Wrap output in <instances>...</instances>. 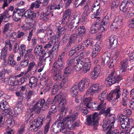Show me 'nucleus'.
<instances>
[{"instance_id":"nucleus-18","label":"nucleus","mask_w":134,"mask_h":134,"mask_svg":"<svg viewBox=\"0 0 134 134\" xmlns=\"http://www.w3.org/2000/svg\"><path fill=\"white\" fill-rule=\"evenodd\" d=\"M110 46L112 49L115 48L118 43L117 37L112 35L110 36L109 38Z\"/></svg>"},{"instance_id":"nucleus-13","label":"nucleus","mask_w":134,"mask_h":134,"mask_svg":"<svg viewBox=\"0 0 134 134\" xmlns=\"http://www.w3.org/2000/svg\"><path fill=\"white\" fill-rule=\"evenodd\" d=\"M123 19V17L121 15L116 16L112 24V25L116 29L120 28V26L122 25V22Z\"/></svg>"},{"instance_id":"nucleus-1","label":"nucleus","mask_w":134,"mask_h":134,"mask_svg":"<svg viewBox=\"0 0 134 134\" xmlns=\"http://www.w3.org/2000/svg\"><path fill=\"white\" fill-rule=\"evenodd\" d=\"M76 57L79 58L76 60V65L73 66L74 69L76 71H79L83 67V72L84 73H86L89 71L91 66V63L90 62H84V58L82 53L78 52Z\"/></svg>"},{"instance_id":"nucleus-38","label":"nucleus","mask_w":134,"mask_h":134,"mask_svg":"<svg viewBox=\"0 0 134 134\" xmlns=\"http://www.w3.org/2000/svg\"><path fill=\"white\" fill-rule=\"evenodd\" d=\"M85 45V47H87L90 46H92L94 44V42L90 38H88L85 41L82 43Z\"/></svg>"},{"instance_id":"nucleus-63","label":"nucleus","mask_w":134,"mask_h":134,"mask_svg":"<svg viewBox=\"0 0 134 134\" xmlns=\"http://www.w3.org/2000/svg\"><path fill=\"white\" fill-rule=\"evenodd\" d=\"M35 63L34 62H32L30 63L28 68L27 70V72H28L30 71L31 69L35 65Z\"/></svg>"},{"instance_id":"nucleus-14","label":"nucleus","mask_w":134,"mask_h":134,"mask_svg":"<svg viewBox=\"0 0 134 134\" xmlns=\"http://www.w3.org/2000/svg\"><path fill=\"white\" fill-rule=\"evenodd\" d=\"M99 89L98 84L95 83L92 85V86L86 91V94L87 95H92L94 93L97 91Z\"/></svg>"},{"instance_id":"nucleus-27","label":"nucleus","mask_w":134,"mask_h":134,"mask_svg":"<svg viewBox=\"0 0 134 134\" xmlns=\"http://www.w3.org/2000/svg\"><path fill=\"white\" fill-rule=\"evenodd\" d=\"M41 107L39 106L38 103H36L34 105L32 108L30 109L32 112L34 111L36 114H39L40 111Z\"/></svg>"},{"instance_id":"nucleus-12","label":"nucleus","mask_w":134,"mask_h":134,"mask_svg":"<svg viewBox=\"0 0 134 134\" xmlns=\"http://www.w3.org/2000/svg\"><path fill=\"white\" fill-rule=\"evenodd\" d=\"M60 58H59L57 61H55L54 63L53 68L62 70L64 68L65 64L63 58L61 56H60Z\"/></svg>"},{"instance_id":"nucleus-8","label":"nucleus","mask_w":134,"mask_h":134,"mask_svg":"<svg viewBox=\"0 0 134 134\" xmlns=\"http://www.w3.org/2000/svg\"><path fill=\"white\" fill-rule=\"evenodd\" d=\"M25 10L24 8L19 9H15L13 12V18L16 21H18L20 20L24 14Z\"/></svg>"},{"instance_id":"nucleus-3","label":"nucleus","mask_w":134,"mask_h":134,"mask_svg":"<svg viewBox=\"0 0 134 134\" xmlns=\"http://www.w3.org/2000/svg\"><path fill=\"white\" fill-rule=\"evenodd\" d=\"M87 125L93 127L94 130L97 129L98 125V114L95 112L92 114L87 115Z\"/></svg>"},{"instance_id":"nucleus-22","label":"nucleus","mask_w":134,"mask_h":134,"mask_svg":"<svg viewBox=\"0 0 134 134\" xmlns=\"http://www.w3.org/2000/svg\"><path fill=\"white\" fill-rule=\"evenodd\" d=\"M108 15H110L108 14L102 20V21H100V20H99L97 22H98V23L100 24L101 25H102L103 27L104 26H108L109 24V17Z\"/></svg>"},{"instance_id":"nucleus-10","label":"nucleus","mask_w":134,"mask_h":134,"mask_svg":"<svg viewBox=\"0 0 134 134\" xmlns=\"http://www.w3.org/2000/svg\"><path fill=\"white\" fill-rule=\"evenodd\" d=\"M90 80L87 78H83L79 82L78 85V89L81 92H83L85 88L89 86Z\"/></svg>"},{"instance_id":"nucleus-62","label":"nucleus","mask_w":134,"mask_h":134,"mask_svg":"<svg viewBox=\"0 0 134 134\" xmlns=\"http://www.w3.org/2000/svg\"><path fill=\"white\" fill-rule=\"evenodd\" d=\"M73 44L68 41V42L65 46L64 51L66 52H67L70 49L71 47Z\"/></svg>"},{"instance_id":"nucleus-53","label":"nucleus","mask_w":134,"mask_h":134,"mask_svg":"<svg viewBox=\"0 0 134 134\" xmlns=\"http://www.w3.org/2000/svg\"><path fill=\"white\" fill-rule=\"evenodd\" d=\"M52 60V58L50 57H47L42 61V63H43L44 64H50L51 63Z\"/></svg>"},{"instance_id":"nucleus-23","label":"nucleus","mask_w":134,"mask_h":134,"mask_svg":"<svg viewBox=\"0 0 134 134\" xmlns=\"http://www.w3.org/2000/svg\"><path fill=\"white\" fill-rule=\"evenodd\" d=\"M107 95V93L106 91H104L99 94L98 99L99 100H100L101 102L100 103L102 105L104 104V100L106 99Z\"/></svg>"},{"instance_id":"nucleus-2","label":"nucleus","mask_w":134,"mask_h":134,"mask_svg":"<svg viewBox=\"0 0 134 134\" xmlns=\"http://www.w3.org/2000/svg\"><path fill=\"white\" fill-rule=\"evenodd\" d=\"M133 4L130 0H124L120 6V10L126 14V18H131L134 14V8L129 7Z\"/></svg>"},{"instance_id":"nucleus-4","label":"nucleus","mask_w":134,"mask_h":134,"mask_svg":"<svg viewBox=\"0 0 134 134\" xmlns=\"http://www.w3.org/2000/svg\"><path fill=\"white\" fill-rule=\"evenodd\" d=\"M46 119L41 116L38 117L37 119L34 120L33 122V124L31 125L30 126L33 129V130L31 129V130L33 131H36L42 126L44 122H46L47 121Z\"/></svg>"},{"instance_id":"nucleus-60","label":"nucleus","mask_w":134,"mask_h":134,"mask_svg":"<svg viewBox=\"0 0 134 134\" xmlns=\"http://www.w3.org/2000/svg\"><path fill=\"white\" fill-rule=\"evenodd\" d=\"M72 71V67L68 66L65 68L64 72V74L66 75L70 73Z\"/></svg>"},{"instance_id":"nucleus-6","label":"nucleus","mask_w":134,"mask_h":134,"mask_svg":"<svg viewBox=\"0 0 134 134\" xmlns=\"http://www.w3.org/2000/svg\"><path fill=\"white\" fill-rule=\"evenodd\" d=\"M122 79L121 75H117L114 72H113L106 79L108 84L110 85L116 83H118Z\"/></svg>"},{"instance_id":"nucleus-45","label":"nucleus","mask_w":134,"mask_h":134,"mask_svg":"<svg viewBox=\"0 0 134 134\" xmlns=\"http://www.w3.org/2000/svg\"><path fill=\"white\" fill-rule=\"evenodd\" d=\"M78 116L77 113L73 114L71 116H69V118L68 119V121L70 120L71 122H73L77 118Z\"/></svg>"},{"instance_id":"nucleus-24","label":"nucleus","mask_w":134,"mask_h":134,"mask_svg":"<svg viewBox=\"0 0 134 134\" xmlns=\"http://www.w3.org/2000/svg\"><path fill=\"white\" fill-rule=\"evenodd\" d=\"M70 92L72 97H75L78 94L77 86L75 85L72 86L70 90Z\"/></svg>"},{"instance_id":"nucleus-51","label":"nucleus","mask_w":134,"mask_h":134,"mask_svg":"<svg viewBox=\"0 0 134 134\" xmlns=\"http://www.w3.org/2000/svg\"><path fill=\"white\" fill-rule=\"evenodd\" d=\"M67 101L66 99L63 98L61 99L58 104L61 107H65V106L67 105Z\"/></svg>"},{"instance_id":"nucleus-33","label":"nucleus","mask_w":134,"mask_h":134,"mask_svg":"<svg viewBox=\"0 0 134 134\" xmlns=\"http://www.w3.org/2000/svg\"><path fill=\"white\" fill-rule=\"evenodd\" d=\"M0 107L1 109L4 111L8 109V105L6 100H3L0 103Z\"/></svg>"},{"instance_id":"nucleus-16","label":"nucleus","mask_w":134,"mask_h":134,"mask_svg":"<svg viewBox=\"0 0 134 134\" xmlns=\"http://www.w3.org/2000/svg\"><path fill=\"white\" fill-rule=\"evenodd\" d=\"M61 124H62V122H55L52 125L51 128V131L52 133L54 134L59 133L61 127Z\"/></svg>"},{"instance_id":"nucleus-31","label":"nucleus","mask_w":134,"mask_h":134,"mask_svg":"<svg viewBox=\"0 0 134 134\" xmlns=\"http://www.w3.org/2000/svg\"><path fill=\"white\" fill-rule=\"evenodd\" d=\"M114 127L113 125L110 127V128L106 133V134H119V132L118 130L115 129L113 130L112 129L114 128Z\"/></svg>"},{"instance_id":"nucleus-50","label":"nucleus","mask_w":134,"mask_h":134,"mask_svg":"<svg viewBox=\"0 0 134 134\" xmlns=\"http://www.w3.org/2000/svg\"><path fill=\"white\" fill-rule=\"evenodd\" d=\"M75 61V58H70L68 60L67 62V64L68 66L72 67V66H74Z\"/></svg>"},{"instance_id":"nucleus-21","label":"nucleus","mask_w":134,"mask_h":134,"mask_svg":"<svg viewBox=\"0 0 134 134\" xmlns=\"http://www.w3.org/2000/svg\"><path fill=\"white\" fill-rule=\"evenodd\" d=\"M100 73L99 68L97 67L95 68L93 71H92L91 74V77L92 79L93 80L97 79L99 76Z\"/></svg>"},{"instance_id":"nucleus-34","label":"nucleus","mask_w":134,"mask_h":134,"mask_svg":"<svg viewBox=\"0 0 134 134\" xmlns=\"http://www.w3.org/2000/svg\"><path fill=\"white\" fill-rule=\"evenodd\" d=\"M7 55V50L6 47H4L2 49L1 53V59L2 60H4L5 58Z\"/></svg>"},{"instance_id":"nucleus-19","label":"nucleus","mask_w":134,"mask_h":134,"mask_svg":"<svg viewBox=\"0 0 134 134\" xmlns=\"http://www.w3.org/2000/svg\"><path fill=\"white\" fill-rule=\"evenodd\" d=\"M77 34L76 33H74L71 34L69 38L68 41L74 44L75 43H79L81 41H80Z\"/></svg>"},{"instance_id":"nucleus-39","label":"nucleus","mask_w":134,"mask_h":134,"mask_svg":"<svg viewBox=\"0 0 134 134\" xmlns=\"http://www.w3.org/2000/svg\"><path fill=\"white\" fill-rule=\"evenodd\" d=\"M83 45V44H79L75 45L72 47L73 49H74L77 52L79 51V52L82 53L81 51L84 48V46Z\"/></svg>"},{"instance_id":"nucleus-55","label":"nucleus","mask_w":134,"mask_h":134,"mask_svg":"<svg viewBox=\"0 0 134 134\" xmlns=\"http://www.w3.org/2000/svg\"><path fill=\"white\" fill-rule=\"evenodd\" d=\"M109 117H110V118L108 119V120L110 121V124L111 125H114V123L115 121V117L114 115L113 114L111 115H110L109 116Z\"/></svg>"},{"instance_id":"nucleus-9","label":"nucleus","mask_w":134,"mask_h":134,"mask_svg":"<svg viewBox=\"0 0 134 134\" xmlns=\"http://www.w3.org/2000/svg\"><path fill=\"white\" fill-rule=\"evenodd\" d=\"M105 103L103 105L100 103L99 104H98L97 102H91L90 103H88L87 105V107L88 108H91L93 110H97L99 111L101 108H104L106 107Z\"/></svg>"},{"instance_id":"nucleus-52","label":"nucleus","mask_w":134,"mask_h":134,"mask_svg":"<svg viewBox=\"0 0 134 134\" xmlns=\"http://www.w3.org/2000/svg\"><path fill=\"white\" fill-rule=\"evenodd\" d=\"M91 100L92 98L91 97L87 98L82 100L81 102L83 104L85 105L87 107V104L91 102Z\"/></svg>"},{"instance_id":"nucleus-40","label":"nucleus","mask_w":134,"mask_h":134,"mask_svg":"<svg viewBox=\"0 0 134 134\" xmlns=\"http://www.w3.org/2000/svg\"><path fill=\"white\" fill-rule=\"evenodd\" d=\"M52 8L50 5H49L47 7L46 9L45 13L49 16L51 14V16H53V12L52 11Z\"/></svg>"},{"instance_id":"nucleus-64","label":"nucleus","mask_w":134,"mask_h":134,"mask_svg":"<svg viewBox=\"0 0 134 134\" xmlns=\"http://www.w3.org/2000/svg\"><path fill=\"white\" fill-rule=\"evenodd\" d=\"M123 112L127 116H130L131 114V111L129 109L126 108L124 109Z\"/></svg>"},{"instance_id":"nucleus-49","label":"nucleus","mask_w":134,"mask_h":134,"mask_svg":"<svg viewBox=\"0 0 134 134\" xmlns=\"http://www.w3.org/2000/svg\"><path fill=\"white\" fill-rule=\"evenodd\" d=\"M61 127H60L59 131L64 133V134H66V133L68 131L66 129V126L65 125L64 123L62 122V124L60 125Z\"/></svg>"},{"instance_id":"nucleus-44","label":"nucleus","mask_w":134,"mask_h":134,"mask_svg":"<svg viewBox=\"0 0 134 134\" xmlns=\"http://www.w3.org/2000/svg\"><path fill=\"white\" fill-rule=\"evenodd\" d=\"M49 17L44 12L41 13L40 16V19L44 21H48V20Z\"/></svg>"},{"instance_id":"nucleus-41","label":"nucleus","mask_w":134,"mask_h":134,"mask_svg":"<svg viewBox=\"0 0 134 134\" xmlns=\"http://www.w3.org/2000/svg\"><path fill=\"white\" fill-rule=\"evenodd\" d=\"M86 30L85 27L83 26H80L77 29V32L78 35L83 36L85 34Z\"/></svg>"},{"instance_id":"nucleus-59","label":"nucleus","mask_w":134,"mask_h":134,"mask_svg":"<svg viewBox=\"0 0 134 134\" xmlns=\"http://www.w3.org/2000/svg\"><path fill=\"white\" fill-rule=\"evenodd\" d=\"M121 66L119 70V72L121 74L122 72H125L127 70V66H125L123 65H121Z\"/></svg>"},{"instance_id":"nucleus-57","label":"nucleus","mask_w":134,"mask_h":134,"mask_svg":"<svg viewBox=\"0 0 134 134\" xmlns=\"http://www.w3.org/2000/svg\"><path fill=\"white\" fill-rule=\"evenodd\" d=\"M54 113H51L49 111L48 114L47 116V118L45 119H47L46 121H49L51 122V120L54 116Z\"/></svg>"},{"instance_id":"nucleus-17","label":"nucleus","mask_w":134,"mask_h":134,"mask_svg":"<svg viewBox=\"0 0 134 134\" xmlns=\"http://www.w3.org/2000/svg\"><path fill=\"white\" fill-rule=\"evenodd\" d=\"M126 119L124 121H122L120 125L121 127L123 129H125L126 131H128L130 127V122H131V120H129V118L125 117Z\"/></svg>"},{"instance_id":"nucleus-43","label":"nucleus","mask_w":134,"mask_h":134,"mask_svg":"<svg viewBox=\"0 0 134 134\" xmlns=\"http://www.w3.org/2000/svg\"><path fill=\"white\" fill-rule=\"evenodd\" d=\"M84 10L83 13V15L85 16H88L90 12V7L87 5H85L83 8Z\"/></svg>"},{"instance_id":"nucleus-42","label":"nucleus","mask_w":134,"mask_h":134,"mask_svg":"<svg viewBox=\"0 0 134 134\" xmlns=\"http://www.w3.org/2000/svg\"><path fill=\"white\" fill-rule=\"evenodd\" d=\"M1 16H2L3 20L4 19L5 22H6L9 21L10 15L7 11H6L3 14H1Z\"/></svg>"},{"instance_id":"nucleus-29","label":"nucleus","mask_w":134,"mask_h":134,"mask_svg":"<svg viewBox=\"0 0 134 134\" xmlns=\"http://www.w3.org/2000/svg\"><path fill=\"white\" fill-rule=\"evenodd\" d=\"M38 80L37 78L34 77H31L30 79L29 85L31 88L32 86L34 87L37 85Z\"/></svg>"},{"instance_id":"nucleus-47","label":"nucleus","mask_w":134,"mask_h":134,"mask_svg":"<svg viewBox=\"0 0 134 134\" xmlns=\"http://www.w3.org/2000/svg\"><path fill=\"white\" fill-rule=\"evenodd\" d=\"M105 108H103L101 110V112H102L104 114V115L105 117H109L110 115V108L108 107L106 110H105L104 109Z\"/></svg>"},{"instance_id":"nucleus-11","label":"nucleus","mask_w":134,"mask_h":134,"mask_svg":"<svg viewBox=\"0 0 134 134\" xmlns=\"http://www.w3.org/2000/svg\"><path fill=\"white\" fill-rule=\"evenodd\" d=\"M105 29L104 27L98 23V22L97 21L95 24L92 26L90 31L92 34H94L97 32L98 30H99L100 32H102Z\"/></svg>"},{"instance_id":"nucleus-15","label":"nucleus","mask_w":134,"mask_h":134,"mask_svg":"<svg viewBox=\"0 0 134 134\" xmlns=\"http://www.w3.org/2000/svg\"><path fill=\"white\" fill-rule=\"evenodd\" d=\"M60 69L52 68V71L53 74L54 80L57 81L59 80L62 77V70Z\"/></svg>"},{"instance_id":"nucleus-35","label":"nucleus","mask_w":134,"mask_h":134,"mask_svg":"<svg viewBox=\"0 0 134 134\" xmlns=\"http://www.w3.org/2000/svg\"><path fill=\"white\" fill-rule=\"evenodd\" d=\"M60 88V86L59 84H55L53 86L51 91V94L52 95H54L56 94L58 91L59 89Z\"/></svg>"},{"instance_id":"nucleus-56","label":"nucleus","mask_w":134,"mask_h":134,"mask_svg":"<svg viewBox=\"0 0 134 134\" xmlns=\"http://www.w3.org/2000/svg\"><path fill=\"white\" fill-rule=\"evenodd\" d=\"M10 25V23H8L5 25L4 27V30L3 31V33H5L8 31L9 28V25Z\"/></svg>"},{"instance_id":"nucleus-32","label":"nucleus","mask_w":134,"mask_h":134,"mask_svg":"<svg viewBox=\"0 0 134 134\" xmlns=\"http://www.w3.org/2000/svg\"><path fill=\"white\" fill-rule=\"evenodd\" d=\"M53 10H60L63 8L62 4L61 3L59 4L53 3L52 4H50Z\"/></svg>"},{"instance_id":"nucleus-37","label":"nucleus","mask_w":134,"mask_h":134,"mask_svg":"<svg viewBox=\"0 0 134 134\" xmlns=\"http://www.w3.org/2000/svg\"><path fill=\"white\" fill-rule=\"evenodd\" d=\"M60 112V118L63 117L66 115L67 111V109L65 107H62L59 110Z\"/></svg>"},{"instance_id":"nucleus-58","label":"nucleus","mask_w":134,"mask_h":134,"mask_svg":"<svg viewBox=\"0 0 134 134\" xmlns=\"http://www.w3.org/2000/svg\"><path fill=\"white\" fill-rule=\"evenodd\" d=\"M71 14V10L69 9H67L65 11L63 16H65V17L69 18Z\"/></svg>"},{"instance_id":"nucleus-54","label":"nucleus","mask_w":134,"mask_h":134,"mask_svg":"<svg viewBox=\"0 0 134 134\" xmlns=\"http://www.w3.org/2000/svg\"><path fill=\"white\" fill-rule=\"evenodd\" d=\"M81 19L80 16H76L74 17V19L72 20L73 22L78 25V23L80 22Z\"/></svg>"},{"instance_id":"nucleus-26","label":"nucleus","mask_w":134,"mask_h":134,"mask_svg":"<svg viewBox=\"0 0 134 134\" xmlns=\"http://www.w3.org/2000/svg\"><path fill=\"white\" fill-rule=\"evenodd\" d=\"M14 57L13 54L12 53L9 54L8 57V63L11 66H14L16 63L14 60Z\"/></svg>"},{"instance_id":"nucleus-36","label":"nucleus","mask_w":134,"mask_h":134,"mask_svg":"<svg viewBox=\"0 0 134 134\" xmlns=\"http://www.w3.org/2000/svg\"><path fill=\"white\" fill-rule=\"evenodd\" d=\"M45 123V125L43 129V132L44 134L48 133L49 129L50 128V125L51 124V122L49 121H47L46 122H44Z\"/></svg>"},{"instance_id":"nucleus-25","label":"nucleus","mask_w":134,"mask_h":134,"mask_svg":"<svg viewBox=\"0 0 134 134\" xmlns=\"http://www.w3.org/2000/svg\"><path fill=\"white\" fill-rule=\"evenodd\" d=\"M42 45H38L36 46L34 50V53L36 55L39 56L41 54H44L43 51L42 49Z\"/></svg>"},{"instance_id":"nucleus-5","label":"nucleus","mask_w":134,"mask_h":134,"mask_svg":"<svg viewBox=\"0 0 134 134\" xmlns=\"http://www.w3.org/2000/svg\"><path fill=\"white\" fill-rule=\"evenodd\" d=\"M121 92L119 89H116L111 91L107 96L106 99L109 102H112L115 99H118L121 95Z\"/></svg>"},{"instance_id":"nucleus-48","label":"nucleus","mask_w":134,"mask_h":134,"mask_svg":"<svg viewBox=\"0 0 134 134\" xmlns=\"http://www.w3.org/2000/svg\"><path fill=\"white\" fill-rule=\"evenodd\" d=\"M22 102L21 101H19L17 103L16 107L17 108L16 111L19 113H21L23 110L22 106Z\"/></svg>"},{"instance_id":"nucleus-20","label":"nucleus","mask_w":134,"mask_h":134,"mask_svg":"<svg viewBox=\"0 0 134 134\" xmlns=\"http://www.w3.org/2000/svg\"><path fill=\"white\" fill-rule=\"evenodd\" d=\"M110 61L109 56L107 53H105L102 57V64L104 66L105 65L109 64V62H110Z\"/></svg>"},{"instance_id":"nucleus-30","label":"nucleus","mask_w":134,"mask_h":134,"mask_svg":"<svg viewBox=\"0 0 134 134\" xmlns=\"http://www.w3.org/2000/svg\"><path fill=\"white\" fill-rule=\"evenodd\" d=\"M27 54H25L24 57V59L20 63V65L23 67H27L29 62V59L26 58V56H27Z\"/></svg>"},{"instance_id":"nucleus-7","label":"nucleus","mask_w":134,"mask_h":134,"mask_svg":"<svg viewBox=\"0 0 134 134\" xmlns=\"http://www.w3.org/2000/svg\"><path fill=\"white\" fill-rule=\"evenodd\" d=\"M24 16L26 18L25 22L26 23H32L34 19L36 17V14L30 10H26L24 14Z\"/></svg>"},{"instance_id":"nucleus-61","label":"nucleus","mask_w":134,"mask_h":134,"mask_svg":"<svg viewBox=\"0 0 134 134\" xmlns=\"http://www.w3.org/2000/svg\"><path fill=\"white\" fill-rule=\"evenodd\" d=\"M124 92L122 94V98H128L127 96L129 95L130 91L126 89H125L123 91Z\"/></svg>"},{"instance_id":"nucleus-46","label":"nucleus","mask_w":134,"mask_h":134,"mask_svg":"<svg viewBox=\"0 0 134 134\" xmlns=\"http://www.w3.org/2000/svg\"><path fill=\"white\" fill-rule=\"evenodd\" d=\"M78 25L75 24L73 21H71L68 25V28L70 29L71 31H73L78 26Z\"/></svg>"},{"instance_id":"nucleus-28","label":"nucleus","mask_w":134,"mask_h":134,"mask_svg":"<svg viewBox=\"0 0 134 134\" xmlns=\"http://www.w3.org/2000/svg\"><path fill=\"white\" fill-rule=\"evenodd\" d=\"M103 122V125H102L103 130L105 131L108 130H109L110 128V126L112 125L110 124V122L109 121H106V119L104 120Z\"/></svg>"}]
</instances>
